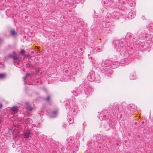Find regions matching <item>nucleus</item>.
<instances>
[{"label":"nucleus","instance_id":"393cba45","mask_svg":"<svg viewBox=\"0 0 153 153\" xmlns=\"http://www.w3.org/2000/svg\"><path fill=\"white\" fill-rule=\"evenodd\" d=\"M27 56H29V55H27Z\"/></svg>","mask_w":153,"mask_h":153},{"label":"nucleus","instance_id":"4be33fe9","mask_svg":"<svg viewBox=\"0 0 153 153\" xmlns=\"http://www.w3.org/2000/svg\"><path fill=\"white\" fill-rule=\"evenodd\" d=\"M51 35L53 36V37L55 38L56 36V35L55 33H52Z\"/></svg>","mask_w":153,"mask_h":153},{"label":"nucleus","instance_id":"1a4fd4ad","mask_svg":"<svg viewBox=\"0 0 153 153\" xmlns=\"http://www.w3.org/2000/svg\"><path fill=\"white\" fill-rule=\"evenodd\" d=\"M52 114L53 117H56L58 114L57 111H54L52 112Z\"/></svg>","mask_w":153,"mask_h":153},{"label":"nucleus","instance_id":"b1692460","mask_svg":"<svg viewBox=\"0 0 153 153\" xmlns=\"http://www.w3.org/2000/svg\"><path fill=\"white\" fill-rule=\"evenodd\" d=\"M27 77H26V76H25L23 78V79H24V80H25L27 78Z\"/></svg>","mask_w":153,"mask_h":153},{"label":"nucleus","instance_id":"a211bd4d","mask_svg":"<svg viewBox=\"0 0 153 153\" xmlns=\"http://www.w3.org/2000/svg\"><path fill=\"white\" fill-rule=\"evenodd\" d=\"M13 57H14V56L12 55V54H10V55H9L8 56V57L9 58H12V59L13 58Z\"/></svg>","mask_w":153,"mask_h":153},{"label":"nucleus","instance_id":"39448f33","mask_svg":"<svg viewBox=\"0 0 153 153\" xmlns=\"http://www.w3.org/2000/svg\"><path fill=\"white\" fill-rule=\"evenodd\" d=\"M18 110V108L16 106L13 107L11 109V111L14 113L17 112Z\"/></svg>","mask_w":153,"mask_h":153},{"label":"nucleus","instance_id":"f3484780","mask_svg":"<svg viewBox=\"0 0 153 153\" xmlns=\"http://www.w3.org/2000/svg\"><path fill=\"white\" fill-rule=\"evenodd\" d=\"M95 50L96 51L98 52L100 50V49L99 48L97 47L95 48Z\"/></svg>","mask_w":153,"mask_h":153},{"label":"nucleus","instance_id":"f8f14e48","mask_svg":"<svg viewBox=\"0 0 153 153\" xmlns=\"http://www.w3.org/2000/svg\"><path fill=\"white\" fill-rule=\"evenodd\" d=\"M26 66L29 68H32L33 67V65L31 64L30 63H27L26 64Z\"/></svg>","mask_w":153,"mask_h":153},{"label":"nucleus","instance_id":"f257e3e1","mask_svg":"<svg viewBox=\"0 0 153 153\" xmlns=\"http://www.w3.org/2000/svg\"><path fill=\"white\" fill-rule=\"evenodd\" d=\"M114 105L116 106V107L115 108V110L116 112L117 113V114H119L122 113L123 112V109L121 107H118L119 105H118V104L114 103Z\"/></svg>","mask_w":153,"mask_h":153},{"label":"nucleus","instance_id":"9d476101","mask_svg":"<svg viewBox=\"0 0 153 153\" xmlns=\"http://www.w3.org/2000/svg\"><path fill=\"white\" fill-rule=\"evenodd\" d=\"M136 107L133 104H130L129 106V109L132 111H133L136 109Z\"/></svg>","mask_w":153,"mask_h":153},{"label":"nucleus","instance_id":"423d86ee","mask_svg":"<svg viewBox=\"0 0 153 153\" xmlns=\"http://www.w3.org/2000/svg\"><path fill=\"white\" fill-rule=\"evenodd\" d=\"M135 16V14L134 12H130L128 14V16H131V18H134Z\"/></svg>","mask_w":153,"mask_h":153},{"label":"nucleus","instance_id":"5701e85b","mask_svg":"<svg viewBox=\"0 0 153 153\" xmlns=\"http://www.w3.org/2000/svg\"><path fill=\"white\" fill-rule=\"evenodd\" d=\"M30 73H27L26 74V75H25V76H26V77H27V76L29 75H30Z\"/></svg>","mask_w":153,"mask_h":153},{"label":"nucleus","instance_id":"0eeeda50","mask_svg":"<svg viewBox=\"0 0 153 153\" xmlns=\"http://www.w3.org/2000/svg\"><path fill=\"white\" fill-rule=\"evenodd\" d=\"M85 92L86 94H87V95L90 94V93L91 92V88L89 87L87 89H86L85 90Z\"/></svg>","mask_w":153,"mask_h":153},{"label":"nucleus","instance_id":"2eb2a0df","mask_svg":"<svg viewBox=\"0 0 153 153\" xmlns=\"http://www.w3.org/2000/svg\"><path fill=\"white\" fill-rule=\"evenodd\" d=\"M29 137V134H24V138L26 140Z\"/></svg>","mask_w":153,"mask_h":153},{"label":"nucleus","instance_id":"20e7f679","mask_svg":"<svg viewBox=\"0 0 153 153\" xmlns=\"http://www.w3.org/2000/svg\"><path fill=\"white\" fill-rule=\"evenodd\" d=\"M13 59L14 61V64L15 65H16V64H17V63L16 61L17 62L19 61V58L18 57L16 56H14V57H13Z\"/></svg>","mask_w":153,"mask_h":153},{"label":"nucleus","instance_id":"9b49d317","mask_svg":"<svg viewBox=\"0 0 153 153\" xmlns=\"http://www.w3.org/2000/svg\"><path fill=\"white\" fill-rule=\"evenodd\" d=\"M11 35L12 36H15L17 35V33L14 30H12L10 31Z\"/></svg>","mask_w":153,"mask_h":153},{"label":"nucleus","instance_id":"412c9836","mask_svg":"<svg viewBox=\"0 0 153 153\" xmlns=\"http://www.w3.org/2000/svg\"><path fill=\"white\" fill-rule=\"evenodd\" d=\"M3 107V105L2 103H0V109L2 108Z\"/></svg>","mask_w":153,"mask_h":153},{"label":"nucleus","instance_id":"7ed1b4c3","mask_svg":"<svg viewBox=\"0 0 153 153\" xmlns=\"http://www.w3.org/2000/svg\"><path fill=\"white\" fill-rule=\"evenodd\" d=\"M136 77V74L134 73H132L130 74V78L131 80H134Z\"/></svg>","mask_w":153,"mask_h":153},{"label":"nucleus","instance_id":"aec40b11","mask_svg":"<svg viewBox=\"0 0 153 153\" xmlns=\"http://www.w3.org/2000/svg\"><path fill=\"white\" fill-rule=\"evenodd\" d=\"M3 39L0 38V45L2 44L3 43Z\"/></svg>","mask_w":153,"mask_h":153},{"label":"nucleus","instance_id":"6e6552de","mask_svg":"<svg viewBox=\"0 0 153 153\" xmlns=\"http://www.w3.org/2000/svg\"><path fill=\"white\" fill-rule=\"evenodd\" d=\"M6 77V75L4 73L0 74V79H2L5 78Z\"/></svg>","mask_w":153,"mask_h":153},{"label":"nucleus","instance_id":"dca6fc26","mask_svg":"<svg viewBox=\"0 0 153 153\" xmlns=\"http://www.w3.org/2000/svg\"><path fill=\"white\" fill-rule=\"evenodd\" d=\"M25 134H30V131L29 130H26L25 132Z\"/></svg>","mask_w":153,"mask_h":153},{"label":"nucleus","instance_id":"f03ea898","mask_svg":"<svg viewBox=\"0 0 153 153\" xmlns=\"http://www.w3.org/2000/svg\"><path fill=\"white\" fill-rule=\"evenodd\" d=\"M25 105L27 107V108L30 111H33V110L34 109V107H32L31 105L28 103H26Z\"/></svg>","mask_w":153,"mask_h":153},{"label":"nucleus","instance_id":"ddd939ff","mask_svg":"<svg viewBox=\"0 0 153 153\" xmlns=\"http://www.w3.org/2000/svg\"><path fill=\"white\" fill-rule=\"evenodd\" d=\"M50 98L51 96L50 95H48L46 98H44L43 99V100L47 102H48L50 100Z\"/></svg>","mask_w":153,"mask_h":153},{"label":"nucleus","instance_id":"6ab92c4d","mask_svg":"<svg viewBox=\"0 0 153 153\" xmlns=\"http://www.w3.org/2000/svg\"><path fill=\"white\" fill-rule=\"evenodd\" d=\"M25 52V51L23 49H22L20 51V53L22 54H24Z\"/></svg>","mask_w":153,"mask_h":153},{"label":"nucleus","instance_id":"4468645a","mask_svg":"<svg viewBox=\"0 0 153 153\" xmlns=\"http://www.w3.org/2000/svg\"><path fill=\"white\" fill-rule=\"evenodd\" d=\"M69 122L70 124H73L74 123V120L72 118H70L69 119Z\"/></svg>","mask_w":153,"mask_h":153}]
</instances>
